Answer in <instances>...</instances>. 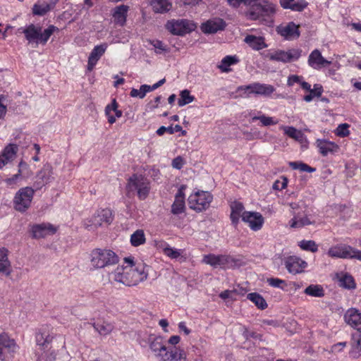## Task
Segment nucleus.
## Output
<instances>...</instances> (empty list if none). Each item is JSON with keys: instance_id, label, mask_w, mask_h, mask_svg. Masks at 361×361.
Here are the masks:
<instances>
[{"instance_id": "f257e3e1", "label": "nucleus", "mask_w": 361, "mask_h": 361, "mask_svg": "<svg viewBox=\"0 0 361 361\" xmlns=\"http://www.w3.org/2000/svg\"><path fill=\"white\" fill-rule=\"evenodd\" d=\"M109 276L112 281L126 286H135L147 280L148 266L142 262H135L133 257H125L123 264L118 266Z\"/></svg>"}, {"instance_id": "f03ea898", "label": "nucleus", "mask_w": 361, "mask_h": 361, "mask_svg": "<svg viewBox=\"0 0 361 361\" xmlns=\"http://www.w3.org/2000/svg\"><path fill=\"white\" fill-rule=\"evenodd\" d=\"M59 31V29L54 25H49L42 30L40 25L30 24L23 30L22 32L28 44L34 45V47H37L39 44L46 45L51 36L55 32Z\"/></svg>"}, {"instance_id": "7ed1b4c3", "label": "nucleus", "mask_w": 361, "mask_h": 361, "mask_svg": "<svg viewBox=\"0 0 361 361\" xmlns=\"http://www.w3.org/2000/svg\"><path fill=\"white\" fill-rule=\"evenodd\" d=\"M90 266L94 269H106L118 264L119 256L109 248H94L90 255Z\"/></svg>"}, {"instance_id": "20e7f679", "label": "nucleus", "mask_w": 361, "mask_h": 361, "mask_svg": "<svg viewBox=\"0 0 361 361\" xmlns=\"http://www.w3.org/2000/svg\"><path fill=\"white\" fill-rule=\"evenodd\" d=\"M126 190L128 192L137 191L138 198L144 200L149 195L150 184L143 176L134 173L128 179Z\"/></svg>"}, {"instance_id": "39448f33", "label": "nucleus", "mask_w": 361, "mask_h": 361, "mask_svg": "<svg viewBox=\"0 0 361 361\" xmlns=\"http://www.w3.org/2000/svg\"><path fill=\"white\" fill-rule=\"evenodd\" d=\"M212 200L213 195L211 192L200 190L192 192L188 199L189 207L197 212L207 209Z\"/></svg>"}, {"instance_id": "423d86ee", "label": "nucleus", "mask_w": 361, "mask_h": 361, "mask_svg": "<svg viewBox=\"0 0 361 361\" xmlns=\"http://www.w3.org/2000/svg\"><path fill=\"white\" fill-rule=\"evenodd\" d=\"M35 190L32 187L21 188L15 194L13 198L14 209L20 212H25L30 207Z\"/></svg>"}, {"instance_id": "0eeeda50", "label": "nucleus", "mask_w": 361, "mask_h": 361, "mask_svg": "<svg viewBox=\"0 0 361 361\" xmlns=\"http://www.w3.org/2000/svg\"><path fill=\"white\" fill-rule=\"evenodd\" d=\"M166 28L172 35L183 36L194 31L196 25L188 19H173L166 23Z\"/></svg>"}, {"instance_id": "6e6552de", "label": "nucleus", "mask_w": 361, "mask_h": 361, "mask_svg": "<svg viewBox=\"0 0 361 361\" xmlns=\"http://www.w3.org/2000/svg\"><path fill=\"white\" fill-rule=\"evenodd\" d=\"M18 350L15 340L6 333L0 334V360L8 361L12 359Z\"/></svg>"}, {"instance_id": "1a4fd4ad", "label": "nucleus", "mask_w": 361, "mask_h": 361, "mask_svg": "<svg viewBox=\"0 0 361 361\" xmlns=\"http://www.w3.org/2000/svg\"><path fill=\"white\" fill-rule=\"evenodd\" d=\"M276 11V6L267 1L253 4L247 13L250 19L257 20L264 16H271Z\"/></svg>"}, {"instance_id": "9d476101", "label": "nucleus", "mask_w": 361, "mask_h": 361, "mask_svg": "<svg viewBox=\"0 0 361 361\" xmlns=\"http://www.w3.org/2000/svg\"><path fill=\"white\" fill-rule=\"evenodd\" d=\"M301 53L302 50L300 49H290L287 51L276 50L273 53L269 54L267 57L271 61L286 63L298 60Z\"/></svg>"}, {"instance_id": "9b49d317", "label": "nucleus", "mask_w": 361, "mask_h": 361, "mask_svg": "<svg viewBox=\"0 0 361 361\" xmlns=\"http://www.w3.org/2000/svg\"><path fill=\"white\" fill-rule=\"evenodd\" d=\"M59 230V226L50 223L36 224L31 226V236L34 239L44 238L49 235H54Z\"/></svg>"}, {"instance_id": "f8f14e48", "label": "nucleus", "mask_w": 361, "mask_h": 361, "mask_svg": "<svg viewBox=\"0 0 361 361\" xmlns=\"http://www.w3.org/2000/svg\"><path fill=\"white\" fill-rule=\"evenodd\" d=\"M242 220L247 224L250 229L254 231H259L264 224L263 216L257 212L245 211L242 214Z\"/></svg>"}, {"instance_id": "ddd939ff", "label": "nucleus", "mask_w": 361, "mask_h": 361, "mask_svg": "<svg viewBox=\"0 0 361 361\" xmlns=\"http://www.w3.org/2000/svg\"><path fill=\"white\" fill-rule=\"evenodd\" d=\"M53 175V169L49 165H45L39 171L35 176V180L33 183L34 190L42 189L44 185L51 182Z\"/></svg>"}, {"instance_id": "4468645a", "label": "nucleus", "mask_w": 361, "mask_h": 361, "mask_svg": "<svg viewBox=\"0 0 361 361\" xmlns=\"http://www.w3.org/2000/svg\"><path fill=\"white\" fill-rule=\"evenodd\" d=\"M283 264L288 271L292 274H300L307 267V262L297 256L286 257Z\"/></svg>"}, {"instance_id": "2eb2a0df", "label": "nucleus", "mask_w": 361, "mask_h": 361, "mask_svg": "<svg viewBox=\"0 0 361 361\" xmlns=\"http://www.w3.org/2000/svg\"><path fill=\"white\" fill-rule=\"evenodd\" d=\"M114 219L113 212L109 208L98 209L92 218V223L96 226L110 225Z\"/></svg>"}, {"instance_id": "dca6fc26", "label": "nucleus", "mask_w": 361, "mask_h": 361, "mask_svg": "<svg viewBox=\"0 0 361 361\" xmlns=\"http://www.w3.org/2000/svg\"><path fill=\"white\" fill-rule=\"evenodd\" d=\"M226 27L225 20L220 18H213L202 23L201 30L204 34H214L224 30Z\"/></svg>"}, {"instance_id": "f3484780", "label": "nucleus", "mask_w": 361, "mask_h": 361, "mask_svg": "<svg viewBox=\"0 0 361 361\" xmlns=\"http://www.w3.org/2000/svg\"><path fill=\"white\" fill-rule=\"evenodd\" d=\"M186 189L185 185H181L178 188L176 195L173 203L171 205V213L174 215H178L185 212V190Z\"/></svg>"}, {"instance_id": "a211bd4d", "label": "nucleus", "mask_w": 361, "mask_h": 361, "mask_svg": "<svg viewBox=\"0 0 361 361\" xmlns=\"http://www.w3.org/2000/svg\"><path fill=\"white\" fill-rule=\"evenodd\" d=\"M343 319L348 325L357 330L356 332L361 331V312L359 310L349 308L344 314Z\"/></svg>"}, {"instance_id": "6ab92c4d", "label": "nucleus", "mask_w": 361, "mask_h": 361, "mask_svg": "<svg viewBox=\"0 0 361 361\" xmlns=\"http://www.w3.org/2000/svg\"><path fill=\"white\" fill-rule=\"evenodd\" d=\"M307 63L313 69L319 70L329 66L331 62L324 59L322 55L321 51L316 49H314L309 55Z\"/></svg>"}, {"instance_id": "aec40b11", "label": "nucleus", "mask_w": 361, "mask_h": 361, "mask_svg": "<svg viewBox=\"0 0 361 361\" xmlns=\"http://www.w3.org/2000/svg\"><path fill=\"white\" fill-rule=\"evenodd\" d=\"M353 247L346 244H337L331 246L327 252L329 257L331 258L349 259Z\"/></svg>"}, {"instance_id": "412c9836", "label": "nucleus", "mask_w": 361, "mask_h": 361, "mask_svg": "<svg viewBox=\"0 0 361 361\" xmlns=\"http://www.w3.org/2000/svg\"><path fill=\"white\" fill-rule=\"evenodd\" d=\"M316 146L319 154L323 157H326L329 154H336L340 150V147L338 144L326 139H317L316 140Z\"/></svg>"}, {"instance_id": "4be33fe9", "label": "nucleus", "mask_w": 361, "mask_h": 361, "mask_svg": "<svg viewBox=\"0 0 361 361\" xmlns=\"http://www.w3.org/2000/svg\"><path fill=\"white\" fill-rule=\"evenodd\" d=\"M51 328L49 325L42 326L35 334V340L37 345L46 348L47 345L51 343L53 336L50 334Z\"/></svg>"}, {"instance_id": "5701e85b", "label": "nucleus", "mask_w": 361, "mask_h": 361, "mask_svg": "<svg viewBox=\"0 0 361 361\" xmlns=\"http://www.w3.org/2000/svg\"><path fill=\"white\" fill-rule=\"evenodd\" d=\"M277 31L280 35L287 40L298 39L300 35L299 26L293 22L288 23L286 26L279 27Z\"/></svg>"}, {"instance_id": "b1692460", "label": "nucleus", "mask_w": 361, "mask_h": 361, "mask_svg": "<svg viewBox=\"0 0 361 361\" xmlns=\"http://www.w3.org/2000/svg\"><path fill=\"white\" fill-rule=\"evenodd\" d=\"M107 44L104 43L97 45L92 50L87 61V70L91 71L94 69L99 59L105 53Z\"/></svg>"}, {"instance_id": "393cba45", "label": "nucleus", "mask_w": 361, "mask_h": 361, "mask_svg": "<svg viewBox=\"0 0 361 361\" xmlns=\"http://www.w3.org/2000/svg\"><path fill=\"white\" fill-rule=\"evenodd\" d=\"M129 6L127 5H119L112 10V17L116 25L124 26L126 23Z\"/></svg>"}, {"instance_id": "a878e982", "label": "nucleus", "mask_w": 361, "mask_h": 361, "mask_svg": "<svg viewBox=\"0 0 361 361\" xmlns=\"http://www.w3.org/2000/svg\"><path fill=\"white\" fill-rule=\"evenodd\" d=\"M118 104L115 98L112 99L111 104H107L105 107V115L110 124L114 123L116 118L122 116L123 112L121 110L118 109Z\"/></svg>"}, {"instance_id": "bb28decb", "label": "nucleus", "mask_w": 361, "mask_h": 361, "mask_svg": "<svg viewBox=\"0 0 361 361\" xmlns=\"http://www.w3.org/2000/svg\"><path fill=\"white\" fill-rule=\"evenodd\" d=\"M18 171L16 174L13 175L11 177L5 179L4 182L6 185L11 188H15L18 181L25 176L24 171L29 170V165L23 161H20L18 164Z\"/></svg>"}, {"instance_id": "cd10ccee", "label": "nucleus", "mask_w": 361, "mask_h": 361, "mask_svg": "<svg viewBox=\"0 0 361 361\" xmlns=\"http://www.w3.org/2000/svg\"><path fill=\"white\" fill-rule=\"evenodd\" d=\"M9 251L6 247H0V274L9 276L12 272L11 262L8 259Z\"/></svg>"}, {"instance_id": "c85d7f7f", "label": "nucleus", "mask_w": 361, "mask_h": 361, "mask_svg": "<svg viewBox=\"0 0 361 361\" xmlns=\"http://www.w3.org/2000/svg\"><path fill=\"white\" fill-rule=\"evenodd\" d=\"M349 356L353 359L361 357V331L352 334Z\"/></svg>"}, {"instance_id": "c756f323", "label": "nucleus", "mask_w": 361, "mask_h": 361, "mask_svg": "<svg viewBox=\"0 0 361 361\" xmlns=\"http://www.w3.org/2000/svg\"><path fill=\"white\" fill-rule=\"evenodd\" d=\"M163 361H187L186 353L183 349L174 347L162 355Z\"/></svg>"}, {"instance_id": "7c9ffc66", "label": "nucleus", "mask_w": 361, "mask_h": 361, "mask_svg": "<svg viewBox=\"0 0 361 361\" xmlns=\"http://www.w3.org/2000/svg\"><path fill=\"white\" fill-rule=\"evenodd\" d=\"M231 214L230 219L233 226H236L240 220V217H242V214L244 212V205L239 201H233L230 204Z\"/></svg>"}, {"instance_id": "2f4dec72", "label": "nucleus", "mask_w": 361, "mask_h": 361, "mask_svg": "<svg viewBox=\"0 0 361 361\" xmlns=\"http://www.w3.org/2000/svg\"><path fill=\"white\" fill-rule=\"evenodd\" d=\"M244 42L253 50L259 51L267 47V44L265 42L263 37H257L253 35H247Z\"/></svg>"}, {"instance_id": "473e14b6", "label": "nucleus", "mask_w": 361, "mask_h": 361, "mask_svg": "<svg viewBox=\"0 0 361 361\" xmlns=\"http://www.w3.org/2000/svg\"><path fill=\"white\" fill-rule=\"evenodd\" d=\"M18 152V146L16 144L10 143L3 149L0 153V156L7 164L15 159Z\"/></svg>"}, {"instance_id": "72a5a7b5", "label": "nucleus", "mask_w": 361, "mask_h": 361, "mask_svg": "<svg viewBox=\"0 0 361 361\" xmlns=\"http://www.w3.org/2000/svg\"><path fill=\"white\" fill-rule=\"evenodd\" d=\"M241 265V262L229 255H219V267L221 269H233Z\"/></svg>"}, {"instance_id": "f704fd0d", "label": "nucleus", "mask_w": 361, "mask_h": 361, "mask_svg": "<svg viewBox=\"0 0 361 361\" xmlns=\"http://www.w3.org/2000/svg\"><path fill=\"white\" fill-rule=\"evenodd\" d=\"M149 341V348L156 355L162 356L161 352H167L161 336H150Z\"/></svg>"}, {"instance_id": "c9c22d12", "label": "nucleus", "mask_w": 361, "mask_h": 361, "mask_svg": "<svg viewBox=\"0 0 361 361\" xmlns=\"http://www.w3.org/2000/svg\"><path fill=\"white\" fill-rule=\"evenodd\" d=\"M151 6L155 13H160L170 11L172 7V4L169 0H152Z\"/></svg>"}, {"instance_id": "e433bc0d", "label": "nucleus", "mask_w": 361, "mask_h": 361, "mask_svg": "<svg viewBox=\"0 0 361 361\" xmlns=\"http://www.w3.org/2000/svg\"><path fill=\"white\" fill-rule=\"evenodd\" d=\"M238 62L239 59L237 56L228 55L222 59L220 65L218 66V68L221 71V72L228 73L231 71L229 67L237 64Z\"/></svg>"}, {"instance_id": "4c0bfd02", "label": "nucleus", "mask_w": 361, "mask_h": 361, "mask_svg": "<svg viewBox=\"0 0 361 361\" xmlns=\"http://www.w3.org/2000/svg\"><path fill=\"white\" fill-rule=\"evenodd\" d=\"M275 87L271 85L255 82L254 94L269 97L275 91Z\"/></svg>"}, {"instance_id": "58836bf2", "label": "nucleus", "mask_w": 361, "mask_h": 361, "mask_svg": "<svg viewBox=\"0 0 361 361\" xmlns=\"http://www.w3.org/2000/svg\"><path fill=\"white\" fill-rule=\"evenodd\" d=\"M280 4L283 8L294 11H302L307 6L305 3L298 2L295 0H280Z\"/></svg>"}, {"instance_id": "ea45409f", "label": "nucleus", "mask_w": 361, "mask_h": 361, "mask_svg": "<svg viewBox=\"0 0 361 361\" xmlns=\"http://www.w3.org/2000/svg\"><path fill=\"white\" fill-rule=\"evenodd\" d=\"M304 293L311 297L322 298L325 295V290L321 285L311 284L304 290Z\"/></svg>"}, {"instance_id": "a19ab883", "label": "nucleus", "mask_w": 361, "mask_h": 361, "mask_svg": "<svg viewBox=\"0 0 361 361\" xmlns=\"http://www.w3.org/2000/svg\"><path fill=\"white\" fill-rule=\"evenodd\" d=\"M51 10V4L43 1L35 3L32 8V13L34 16H43Z\"/></svg>"}, {"instance_id": "79ce46f5", "label": "nucleus", "mask_w": 361, "mask_h": 361, "mask_svg": "<svg viewBox=\"0 0 361 361\" xmlns=\"http://www.w3.org/2000/svg\"><path fill=\"white\" fill-rule=\"evenodd\" d=\"M130 243L134 247H138L145 243L146 238L145 232L142 229L136 230L131 235L130 239Z\"/></svg>"}, {"instance_id": "37998d69", "label": "nucleus", "mask_w": 361, "mask_h": 361, "mask_svg": "<svg viewBox=\"0 0 361 361\" xmlns=\"http://www.w3.org/2000/svg\"><path fill=\"white\" fill-rule=\"evenodd\" d=\"M247 298L252 301L257 308L260 310H265L267 307V303L264 298L257 293H248Z\"/></svg>"}, {"instance_id": "c03bdc74", "label": "nucleus", "mask_w": 361, "mask_h": 361, "mask_svg": "<svg viewBox=\"0 0 361 361\" xmlns=\"http://www.w3.org/2000/svg\"><path fill=\"white\" fill-rule=\"evenodd\" d=\"M92 326L94 329L102 336H106L109 334L114 329V326L112 324L109 322H102V323H93Z\"/></svg>"}, {"instance_id": "a18cd8bd", "label": "nucleus", "mask_w": 361, "mask_h": 361, "mask_svg": "<svg viewBox=\"0 0 361 361\" xmlns=\"http://www.w3.org/2000/svg\"><path fill=\"white\" fill-rule=\"evenodd\" d=\"M310 224H311V221L307 216L298 217L295 216L289 221L290 226L294 228H300Z\"/></svg>"}, {"instance_id": "49530a36", "label": "nucleus", "mask_w": 361, "mask_h": 361, "mask_svg": "<svg viewBox=\"0 0 361 361\" xmlns=\"http://www.w3.org/2000/svg\"><path fill=\"white\" fill-rule=\"evenodd\" d=\"M195 100V97L190 94L188 90H183L180 92V98L178 101L179 106H183L192 102Z\"/></svg>"}, {"instance_id": "de8ad7c7", "label": "nucleus", "mask_w": 361, "mask_h": 361, "mask_svg": "<svg viewBox=\"0 0 361 361\" xmlns=\"http://www.w3.org/2000/svg\"><path fill=\"white\" fill-rule=\"evenodd\" d=\"M298 246L301 250L305 251H309L311 252H317L318 251V245L317 244L312 240H302L299 242Z\"/></svg>"}, {"instance_id": "09e8293b", "label": "nucleus", "mask_w": 361, "mask_h": 361, "mask_svg": "<svg viewBox=\"0 0 361 361\" xmlns=\"http://www.w3.org/2000/svg\"><path fill=\"white\" fill-rule=\"evenodd\" d=\"M340 286L347 289H354L356 287V283L353 277L348 274H345L339 280Z\"/></svg>"}, {"instance_id": "8fccbe9b", "label": "nucleus", "mask_w": 361, "mask_h": 361, "mask_svg": "<svg viewBox=\"0 0 361 361\" xmlns=\"http://www.w3.org/2000/svg\"><path fill=\"white\" fill-rule=\"evenodd\" d=\"M237 92L242 97H249L255 92V82L247 85H241L237 88Z\"/></svg>"}, {"instance_id": "3c124183", "label": "nucleus", "mask_w": 361, "mask_h": 361, "mask_svg": "<svg viewBox=\"0 0 361 361\" xmlns=\"http://www.w3.org/2000/svg\"><path fill=\"white\" fill-rule=\"evenodd\" d=\"M164 254L172 259H177L181 256L182 250H178L167 245L163 249Z\"/></svg>"}, {"instance_id": "603ef678", "label": "nucleus", "mask_w": 361, "mask_h": 361, "mask_svg": "<svg viewBox=\"0 0 361 361\" xmlns=\"http://www.w3.org/2000/svg\"><path fill=\"white\" fill-rule=\"evenodd\" d=\"M289 165L293 169H295V170L298 169L302 172L305 171V172L312 173V172L315 171V170H316L315 168H312V167L310 166L309 165H307V164L300 162V161L290 162Z\"/></svg>"}, {"instance_id": "864d4df0", "label": "nucleus", "mask_w": 361, "mask_h": 361, "mask_svg": "<svg viewBox=\"0 0 361 361\" xmlns=\"http://www.w3.org/2000/svg\"><path fill=\"white\" fill-rule=\"evenodd\" d=\"M257 120L260 121L261 123L264 126H269L272 125H276L278 123V121L274 120L272 117L267 116L264 114L261 116H255L252 118V121H255Z\"/></svg>"}, {"instance_id": "5fc2aeb1", "label": "nucleus", "mask_w": 361, "mask_h": 361, "mask_svg": "<svg viewBox=\"0 0 361 361\" xmlns=\"http://www.w3.org/2000/svg\"><path fill=\"white\" fill-rule=\"evenodd\" d=\"M182 127L180 125H176L174 127H173L172 126H170L169 127H165L162 126L157 129L156 133L159 136L163 135L165 133H168L172 135L174 133L180 131Z\"/></svg>"}, {"instance_id": "6e6d98bb", "label": "nucleus", "mask_w": 361, "mask_h": 361, "mask_svg": "<svg viewBox=\"0 0 361 361\" xmlns=\"http://www.w3.org/2000/svg\"><path fill=\"white\" fill-rule=\"evenodd\" d=\"M349 128L350 125L346 123L339 124L334 130V133L339 137H348L350 133Z\"/></svg>"}, {"instance_id": "4d7b16f0", "label": "nucleus", "mask_w": 361, "mask_h": 361, "mask_svg": "<svg viewBox=\"0 0 361 361\" xmlns=\"http://www.w3.org/2000/svg\"><path fill=\"white\" fill-rule=\"evenodd\" d=\"M202 262L213 267H219V255L209 254L204 256Z\"/></svg>"}, {"instance_id": "13d9d810", "label": "nucleus", "mask_w": 361, "mask_h": 361, "mask_svg": "<svg viewBox=\"0 0 361 361\" xmlns=\"http://www.w3.org/2000/svg\"><path fill=\"white\" fill-rule=\"evenodd\" d=\"M267 282L270 286L280 288L281 290H285L287 286L286 281L279 278H268Z\"/></svg>"}, {"instance_id": "bf43d9fd", "label": "nucleus", "mask_w": 361, "mask_h": 361, "mask_svg": "<svg viewBox=\"0 0 361 361\" xmlns=\"http://www.w3.org/2000/svg\"><path fill=\"white\" fill-rule=\"evenodd\" d=\"M283 130L286 135L295 140H300L302 137V133L294 127L286 126Z\"/></svg>"}, {"instance_id": "052dcab7", "label": "nucleus", "mask_w": 361, "mask_h": 361, "mask_svg": "<svg viewBox=\"0 0 361 361\" xmlns=\"http://www.w3.org/2000/svg\"><path fill=\"white\" fill-rule=\"evenodd\" d=\"M288 178L282 176L280 180H276L273 184V189L275 190H282L288 185Z\"/></svg>"}, {"instance_id": "680f3d73", "label": "nucleus", "mask_w": 361, "mask_h": 361, "mask_svg": "<svg viewBox=\"0 0 361 361\" xmlns=\"http://www.w3.org/2000/svg\"><path fill=\"white\" fill-rule=\"evenodd\" d=\"M151 44L155 48V52L157 54H161L164 51H167L168 49L166 45H165L160 40H152L150 42Z\"/></svg>"}, {"instance_id": "e2e57ef3", "label": "nucleus", "mask_w": 361, "mask_h": 361, "mask_svg": "<svg viewBox=\"0 0 361 361\" xmlns=\"http://www.w3.org/2000/svg\"><path fill=\"white\" fill-rule=\"evenodd\" d=\"M244 337L247 340L253 338L255 340L262 341L263 335L255 331H249L246 330L244 334Z\"/></svg>"}, {"instance_id": "0e129e2a", "label": "nucleus", "mask_w": 361, "mask_h": 361, "mask_svg": "<svg viewBox=\"0 0 361 361\" xmlns=\"http://www.w3.org/2000/svg\"><path fill=\"white\" fill-rule=\"evenodd\" d=\"M6 99V95L0 94V119H2L5 117L7 112V107L3 103V102Z\"/></svg>"}, {"instance_id": "69168bd1", "label": "nucleus", "mask_w": 361, "mask_h": 361, "mask_svg": "<svg viewBox=\"0 0 361 361\" xmlns=\"http://www.w3.org/2000/svg\"><path fill=\"white\" fill-rule=\"evenodd\" d=\"M309 92H311L312 94H314L315 97H319L322 94L323 87L319 84H315L314 85V88L313 89L310 88V90Z\"/></svg>"}, {"instance_id": "338daca9", "label": "nucleus", "mask_w": 361, "mask_h": 361, "mask_svg": "<svg viewBox=\"0 0 361 361\" xmlns=\"http://www.w3.org/2000/svg\"><path fill=\"white\" fill-rule=\"evenodd\" d=\"M184 161L183 159L178 156L174 158L172 161V166L176 169H180L183 166Z\"/></svg>"}, {"instance_id": "774afa93", "label": "nucleus", "mask_w": 361, "mask_h": 361, "mask_svg": "<svg viewBox=\"0 0 361 361\" xmlns=\"http://www.w3.org/2000/svg\"><path fill=\"white\" fill-rule=\"evenodd\" d=\"M302 77L292 75L288 77L287 84L288 86H292L295 83H300Z\"/></svg>"}]
</instances>
